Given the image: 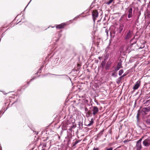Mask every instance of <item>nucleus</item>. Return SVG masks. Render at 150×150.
Here are the masks:
<instances>
[{
  "instance_id": "nucleus-28",
  "label": "nucleus",
  "mask_w": 150,
  "mask_h": 150,
  "mask_svg": "<svg viewBox=\"0 0 150 150\" xmlns=\"http://www.w3.org/2000/svg\"><path fill=\"white\" fill-rule=\"evenodd\" d=\"M41 68H40V70H41Z\"/></svg>"
},
{
  "instance_id": "nucleus-24",
  "label": "nucleus",
  "mask_w": 150,
  "mask_h": 150,
  "mask_svg": "<svg viewBox=\"0 0 150 150\" xmlns=\"http://www.w3.org/2000/svg\"><path fill=\"white\" fill-rule=\"evenodd\" d=\"M118 80L119 81H120L121 80H120V79H119V78L118 79Z\"/></svg>"
},
{
  "instance_id": "nucleus-7",
  "label": "nucleus",
  "mask_w": 150,
  "mask_h": 150,
  "mask_svg": "<svg viewBox=\"0 0 150 150\" xmlns=\"http://www.w3.org/2000/svg\"><path fill=\"white\" fill-rule=\"evenodd\" d=\"M66 25V24L65 23H62L60 25H57L56 26V28H57L61 29L63 28L64 26H65Z\"/></svg>"
},
{
  "instance_id": "nucleus-15",
  "label": "nucleus",
  "mask_w": 150,
  "mask_h": 150,
  "mask_svg": "<svg viewBox=\"0 0 150 150\" xmlns=\"http://www.w3.org/2000/svg\"><path fill=\"white\" fill-rule=\"evenodd\" d=\"M114 0H109V1H108L107 2V4L108 5H109L111 3H112V2Z\"/></svg>"
},
{
  "instance_id": "nucleus-13",
  "label": "nucleus",
  "mask_w": 150,
  "mask_h": 150,
  "mask_svg": "<svg viewBox=\"0 0 150 150\" xmlns=\"http://www.w3.org/2000/svg\"><path fill=\"white\" fill-rule=\"evenodd\" d=\"M123 70L122 69L120 70L119 72V75H121L123 73Z\"/></svg>"
},
{
  "instance_id": "nucleus-2",
  "label": "nucleus",
  "mask_w": 150,
  "mask_h": 150,
  "mask_svg": "<svg viewBox=\"0 0 150 150\" xmlns=\"http://www.w3.org/2000/svg\"><path fill=\"white\" fill-rule=\"evenodd\" d=\"M92 15L93 21L95 22L96 18L98 16V12L96 10H94L93 11Z\"/></svg>"
},
{
  "instance_id": "nucleus-19",
  "label": "nucleus",
  "mask_w": 150,
  "mask_h": 150,
  "mask_svg": "<svg viewBox=\"0 0 150 150\" xmlns=\"http://www.w3.org/2000/svg\"><path fill=\"white\" fill-rule=\"evenodd\" d=\"M93 150H99L98 149V148H93Z\"/></svg>"
},
{
  "instance_id": "nucleus-9",
  "label": "nucleus",
  "mask_w": 150,
  "mask_h": 150,
  "mask_svg": "<svg viewBox=\"0 0 150 150\" xmlns=\"http://www.w3.org/2000/svg\"><path fill=\"white\" fill-rule=\"evenodd\" d=\"M131 37V32L130 31H129L127 33L125 36V38L126 39H129Z\"/></svg>"
},
{
  "instance_id": "nucleus-23",
  "label": "nucleus",
  "mask_w": 150,
  "mask_h": 150,
  "mask_svg": "<svg viewBox=\"0 0 150 150\" xmlns=\"http://www.w3.org/2000/svg\"><path fill=\"white\" fill-rule=\"evenodd\" d=\"M110 35H111H111H112V33H111V32H110Z\"/></svg>"
},
{
  "instance_id": "nucleus-11",
  "label": "nucleus",
  "mask_w": 150,
  "mask_h": 150,
  "mask_svg": "<svg viewBox=\"0 0 150 150\" xmlns=\"http://www.w3.org/2000/svg\"><path fill=\"white\" fill-rule=\"evenodd\" d=\"M94 122V120L93 118L91 119V120L90 121L89 123L87 125L88 126H90L92 125Z\"/></svg>"
},
{
  "instance_id": "nucleus-18",
  "label": "nucleus",
  "mask_w": 150,
  "mask_h": 150,
  "mask_svg": "<svg viewBox=\"0 0 150 150\" xmlns=\"http://www.w3.org/2000/svg\"><path fill=\"white\" fill-rule=\"evenodd\" d=\"M113 148L112 147L110 148H109L107 149L106 150H112Z\"/></svg>"
},
{
  "instance_id": "nucleus-6",
  "label": "nucleus",
  "mask_w": 150,
  "mask_h": 150,
  "mask_svg": "<svg viewBox=\"0 0 150 150\" xmlns=\"http://www.w3.org/2000/svg\"><path fill=\"white\" fill-rule=\"evenodd\" d=\"M132 8H129L128 9V18H130L132 16Z\"/></svg>"
},
{
  "instance_id": "nucleus-26",
  "label": "nucleus",
  "mask_w": 150,
  "mask_h": 150,
  "mask_svg": "<svg viewBox=\"0 0 150 150\" xmlns=\"http://www.w3.org/2000/svg\"><path fill=\"white\" fill-rule=\"evenodd\" d=\"M31 1V0L30 1V2L29 3H28V5L29 4L30 2V1Z\"/></svg>"
},
{
  "instance_id": "nucleus-5",
  "label": "nucleus",
  "mask_w": 150,
  "mask_h": 150,
  "mask_svg": "<svg viewBox=\"0 0 150 150\" xmlns=\"http://www.w3.org/2000/svg\"><path fill=\"white\" fill-rule=\"evenodd\" d=\"M149 111V109L147 108H144L142 109L141 112L143 114H146V112Z\"/></svg>"
},
{
  "instance_id": "nucleus-20",
  "label": "nucleus",
  "mask_w": 150,
  "mask_h": 150,
  "mask_svg": "<svg viewBox=\"0 0 150 150\" xmlns=\"http://www.w3.org/2000/svg\"><path fill=\"white\" fill-rule=\"evenodd\" d=\"M105 32L106 33L107 35H108V30H105Z\"/></svg>"
},
{
  "instance_id": "nucleus-14",
  "label": "nucleus",
  "mask_w": 150,
  "mask_h": 150,
  "mask_svg": "<svg viewBox=\"0 0 150 150\" xmlns=\"http://www.w3.org/2000/svg\"><path fill=\"white\" fill-rule=\"evenodd\" d=\"M146 122L147 125H150V119H147Z\"/></svg>"
},
{
  "instance_id": "nucleus-12",
  "label": "nucleus",
  "mask_w": 150,
  "mask_h": 150,
  "mask_svg": "<svg viewBox=\"0 0 150 150\" xmlns=\"http://www.w3.org/2000/svg\"><path fill=\"white\" fill-rule=\"evenodd\" d=\"M146 135L142 137L141 139H140L139 140H138L137 142L139 143H141V142L142 139H144L145 138H146Z\"/></svg>"
},
{
  "instance_id": "nucleus-27",
  "label": "nucleus",
  "mask_w": 150,
  "mask_h": 150,
  "mask_svg": "<svg viewBox=\"0 0 150 150\" xmlns=\"http://www.w3.org/2000/svg\"><path fill=\"white\" fill-rule=\"evenodd\" d=\"M138 117V114H137V117Z\"/></svg>"
},
{
  "instance_id": "nucleus-25",
  "label": "nucleus",
  "mask_w": 150,
  "mask_h": 150,
  "mask_svg": "<svg viewBox=\"0 0 150 150\" xmlns=\"http://www.w3.org/2000/svg\"><path fill=\"white\" fill-rule=\"evenodd\" d=\"M122 29H120V32L122 31Z\"/></svg>"
},
{
  "instance_id": "nucleus-8",
  "label": "nucleus",
  "mask_w": 150,
  "mask_h": 150,
  "mask_svg": "<svg viewBox=\"0 0 150 150\" xmlns=\"http://www.w3.org/2000/svg\"><path fill=\"white\" fill-rule=\"evenodd\" d=\"M136 147L137 150H140L142 148V145L141 143L137 142Z\"/></svg>"
},
{
  "instance_id": "nucleus-21",
  "label": "nucleus",
  "mask_w": 150,
  "mask_h": 150,
  "mask_svg": "<svg viewBox=\"0 0 150 150\" xmlns=\"http://www.w3.org/2000/svg\"><path fill=\"white\" fill-rule=\"evenodd\" d=\"M112 76H114L115 77H116V76L115 75V74L114 73H113L112 74Z\"/></svg>"
},
{
  "instance_id": "nucleus-16",
  "label": "nucleus",
  "mask_w": 150,
  "mask_h": 150,
  "mask_svg": "<svg viewBox=\"0 0 150 150\" xmlns=\"http://www.w3.org/2000/svg\"><path fill=\"white\" fill-rule=\"evenodd\" d=\"M109 56V54H106L105 56V59H107L108 58Z\"/></svg>"
},
{
  "instance_id": "nucleus-3",
  "label": "nucleus",
  "mask_w": 150,
  "mask_h": 150,
  "mask_svg": "<svg viewBox=\"0 0 150 150\" xmlns=\"http://www.w3.org/2000/svg\"><path fill=\"white\" fill-rule=\"evenodd\" d=\"M140 85V81L139 80L137 81L133 87V89L134 90L137 89L139 87Z\"/></svg>"
},
{
  "instance_id": "nucleus-4",
  "label": "nucleus",
  "mask_w": 150,
  "mask_h": 150,
  "mask_svg": "<svg viewBox=\"0 0 150 150\" xmlns=\"http://www.w3.org/2000/svg\"><path fill=\"white\" fill-rule=\"evenodd\" d=\"M99 110L98 108L96 106H94L93 107V109L92 110L93 114V115H95L98 112Z\"/></svg>"
},
{
  "instance_id": "nucleus-1",
  "label": "nucleus",
  "mask_w": 150,
  "mask_h": 150,
  "mask_svg": "<svg viewBox=\"0 0 150 150\" xmlns=\"http://www.w3.org/2000/svg\"><path fill=\"white\" fill-rule=\"evenodd\" d=\"M145 139L143 142V145L146 147L149 146L150 145V139L146 136V137L145 138Z\"/></svg>"
},
{
  "instance_id": "nucleus-17",
  "label": "nucleus",
  "mask_w": 150,
  "mask_h": 150,
  "mask_svg": "<svg viewBox=\"0 0 150 150\" xmlns=\"http://www.w3.org/2000/svg\"><path fill=\"white\" fill-rule=\"evenodd\" d=\"M126 75V74H124L122 76L120 77L119 78V79H120V80H121L122 78L124 77Z\"/></svg>"
},
{
  "instance_id": "nucleus-22",
  "label": "nucleus",
  "mask_w": 150,
  "mask_h": 150,
  "mask_svg": "<svg viewBox=\"0 0 150 150\" xmlns=\"http://www.w3.org/2000/svg\"><path fill=\"white\" fill-rule=\"evenodd\" d=\"M78 142H76L75 143V144H77L78 143Z\"/></svg>"
},
{
  "instance_id": "nucleus-10",
  "label": "nucleus",
  "mask_w": 150,
  "mask_h": 150,
  "mask_svg": "<svg viewBox=\"0 0 150 150\" xmlns=\"http://www.w3.org/2000/svg\"><path fill=\"white\" fill-rule=\"evenodd\" d=\"M122 67V64L121 63L119 62L118 63L117 66L115 68V70L116 71H117L119 70L120 68Z\"/></svg>"
}]
</instances>
